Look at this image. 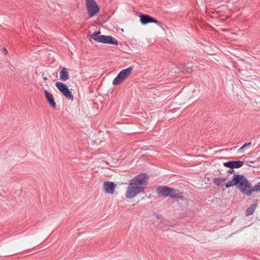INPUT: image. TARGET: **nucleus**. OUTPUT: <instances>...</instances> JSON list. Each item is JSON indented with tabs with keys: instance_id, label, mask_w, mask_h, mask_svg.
<instances>
[{
	"instance_id": "nucleus-12",
	"label": "nucleus",
	"mask_w": 260,
	"mask_h": 260,
	"mask_svg": "<svg viewBox=\"0 0 260 260\" xmlns=\"http://www.w3.org/2000/svg\"><path fill=\"white\" fill-rule=\"evenodd\" d=\"M243 165V161L240 160L229 161L223 163V166L231 169H238Z\"/></svg>"
},
{
	"instance_id": "nucleus-24",
	"label": "nucleus",
	"mask_w": 260,
	"mask_h": 260,
	"mask_svg": "<svg viewBox=\"0 0 260 260\" xmlns=\"http://www.w3.org/2000/svg\"><path fill=\"white\" fill-rule=\"evenodd\" d=\"M47 79H48L47 77H43L44 81H46Z\"/></svg>"
},
{
	"instance_id": "nucleus-21",
	"label": "nucleus",
	"mask_w": 260,
	"mask_h": 260,
	"mask_svg": "<svg viewBox=\"0 0 260 260\" xmlns=\"http://www.w3.org/2000/svg\"><path fill=\"white\" fill-rule=\"evenodd\" d=\"M251 142H249V143H245L243 145V148H245L247 146H251Z\"/></svg>"
},
{
	"instance_id": "nucleus-6",
	"label": "nucleus",
	"mask_w": 260,
	"mask_h": 260,
	"mask_svg": "<svg viewBox=\"0 0 260 260\" xmlns=\"http://www.w3.org/2000/svg\"><path fill=\"white\" fill-rule=\"evenodd\" d=\"M86 7L90 18L94 16L100 10V7L94 0H86Z\"/></svg>"
},
{
	"instance_id": "nucleus-9",
	"label": "nucleus",
	"mask_w": 260,
	"mask_h": 260,
	"mask_svg": "<svg viewBox=\"0 0 260 260\" xmlns=\"http://www.w3.org/2000/svg\"><path fill=\"white\" fill-rule=\"evenodd\" d=\"M132 180L137 182L138 184L139 183L146 187L148 183L149 177L147 173H142L135 176Z\"/></svg>"
},
{
	"instance_id": "nucleus-15",
	"label": "nucleus",
	"mask_w": 260,
	"mask_h": 260,
	"mask_svg": "<svg viewBox=\"0 0 260 260\" xmlns=\"http://www.w3.org/2000/svg\"><path fill=\"white\" fill-rule=\"evenodd\" d=\"M69 78V75L68 72V69L63 68L60 71V79L61 81H67Z\"/></svg>"
},
{
	"instance_id": "nucleus-19",
	"label": "nucleus",
	"mask_w": 260,
	"mask_h": 260,
	"mask_svg": "<svg viewBox=\"0 0 260 260\" xmlns=\"http://www.w3.org/2000/svg\"><path fill=\"white\" fill-rule=\"evenodd\" d=\"M154 215H155V217L157 219H160L161 220L160 222L162 221V220L163 219V216L161 214H158V213H155V214H154Z\"/></svg>"
},
{
	"instance_id": "nucleus-23",
	"label": "nucleus",
	"mask_w": 260,
	"mask_h": 260,
	"mask_svg": "<svg viewBox=\"0 0 260 260\" xmlns=\"http://www.w3.org/2000/svg\"><path fill=\"white\" fill-rule=\"evenodd\" d=\"M3 51H4V54H7V53H8V51L5 48H3Z\"/></svg>"
},
{
	"instance_id": "nucleus-3",
	"label": "nucleus",
	"mask_w": 260,
	"mask_h": 260,
	"mask_svg": "<svg viewBox=\"0 0 260 260\" xmlns=\"http://www.w3.org/2000/svg\"><path fill=\"white\" fill-rule=\"evenodd\" d=\"M145 188L146 187L132 180L128 184L125 196L128 199L133 198L143 192Z\"/></svg>"
},
{
	"instance_id": "nucleus-13",
	"label": "nucleus",
	"mask_w": 260,
	"mask_h": 260,
	"mask_svg": "<svg viewBox=\"0 0 260 260\" xmlns=\"http://www.w3.org/2000/svg\"><path fill=\"white\" fill-rule=\"evenodd\" d=\"M170 192H170V198L173 199L183 200V192L180 191L179 189L171 187Z\"/></svg>"
},
{
	"instance_id": "nucleus-7",
	"label": "nucleus",
	"mask_w": 260,
	"mask_h": 260,
	"mask_svg": "<svg viewBox=\"0 0 260 260\" xmlns=\"http://www.w3.org/2000/svg\"><path fill=\"white\" fill-rule=\"evenodd\" d=\"M55 86L66 98L70 100L73 101L74 96L67 85L61 82L58 81L55 83Z\"/></svg>"
},
{
	"instance_id": "nucleus-11",
	"label": "nucleus",
	"mask_w": 260,
	"mask_h": 260,
	"mask_svg": "<svg viewBox=\"0 0 260 260\" xmlns=\"http://www.w3.org/2000/svg\"><path fill=\"white\" fill-rule=\"evenodd\" d=\"M171 187L167 186H158L156 189V192L160 196L165 198L169 197Z\"/></svg>"
},
{
	"instance_id": "nucleus-22",
	"label": "nucleus",
	"mask_w": 260,
	"mask_h": 260,
	"mask_svg": "<svg viewBox=\"0 0 260 260\" xmlns=\"http://www.w3.org/2000/svg\"><path fill=\"white\" fill-rule=\"evenodd\" d=\"M244 148H243V146L240 147L238 150V152L239 153H242L243 152V149H244Z\"/></svg>"
},
{
	"instance_id": "nucleus-2",
	"label": "nucleus",
	"mask_w": 260,
	"mask_h": 260,
	"mask_svg": "<svg viewBox=\"0 0 260 260\" xmlns=\"http://www.w3.org/2000/svg\"><path fill=\"white\" fill-rule=\"evenodd\" d=\"M145 188L146 187L132 180L128 184L125 196L128 199L133 198L143 192Z\"/></svg>"
},
{
	"instance_id": "nucleus-1",
	"label": "nucleus",
	"mask_w": 260,
	"mask_h": 260,
	"mask_svg": "<svg viewBox=\"0 0 260 260\" xmlns=\"http://www.w3.org/2000/svg\"><path fill=\"white\" fill-rule=\"evenodd\" d=\"M234 186H236L243 194L247 196L251 194L253 192L260 191V182L252 187L251 183L243 174L233 175L232 180L228 181L225 184L226 188Z\"/></svg>"
},
{
	"instance_id": "nucleus-10",
	"label": "nucleus",
	"mask_w": 260,
	"mask_h": 260,
	"mask_svg": "<svg viewBox=\"0 0 260 260\" xmlns=\"http://www.w3.org/2000/svg\"><path fill=\"white\" fill-rule=\"evenodd\" d=\"M115 187L114 183L111 181H105L103 185L105 192L111 194L114 193Z\"/></svg>"
},
{
	"instance_id": "nucleus-4",
	"label": "nucleus",
	"mask_w": 260,
	"mask_h": 260,
	"mask_svg": "<svg viewBox=\"0 0 260 260\" xmlns=\"http://www.w3.org/2000/svg\"><path fill=\"white\" fill-rule=\"evenodd\" d=\"M100 30L93 32L91 38L94 41L104 44L117 45L118 42L111 36L100 35Z\"/></svg>"
},
{
	"instance_id": "nucleus-14",
	"label": "nucleus",
	"mask_w": 260,
	"mask_h": 260,
	"mask_svg": "<svg viewBox=\"0 0 260 260\" xmlns=\"http://www.w3.org/2000/svg\"><path fill=\"white\" fill-rule=\"evenodd\" d=\"M44 94L45 98L50 106L54 109H55L56 107V105L52 93L49 92L48 90H45L44 91Z\"/></svg>"
},
{
	"instance_id": "nucleus-18",
	"label": "nucleus",
	"mask_w": 260,
	"mask_h": 260,
	"mask_svg": "<svg viewBox=\"0 0 260 260\" xmlns=\"http://www.w3.org/2000/svg\"><path fill=\"white\" fill-rule=\"evenodd\" d=\"M259 160H260V157L258 158L254 159V160L249 161L248 162L250 164H251V165H249V166L250 167H253V168L256 167V166H258V165H256L255 163L256 162L258 161Z\"/></svg>"
},
{
	"instance_id": "nucleus-16",
	"label": "nucleus",
	"mask_w": 260,
	"mask_h": 260,
	"mask_svg": "<svg viewBox=\"0 0 260 260\" xmlns=\"http://www.w3.org/2000/svg\"><path fill=\"white\" fill-rule=\"evenodd\" d=\"M227 179H228L227 177H225V178L214 177L212 181L217 186H222L223 185L222 182L223 181H225Z\"/></svg>"
},
{
	"instance_id": "nucleus-17",
	"label": "nucleus",
	"mask_w": 260,
	"mask_h": 260,
	"mask_svg": "<svg viewBox=\"0 0 260 260\" xmlns=\"http://www.w3.org/2000/svg\"><path fill=\"white\" fill-rule=\"evenodd\" d=\"M256 206V204H253L250 206L248 207L245 211V215L249 216L252 214L255 209Z\"/></svg>"
},
{
	"instance_id": "nucleus-5",
	"label": "nucleus",
	"mask_w": 260,
	"mask_h": 260,
	"mask_svg": "<svg viewBox=\"0 0 260 260\" xmlns=\"http://www.w3.org/2000/svg\"><path fill=\"white\" fill-rule=\"evenodd\" d=\"M133 70V68L129 67L126 69L121 70L113 80V84L114 85H117L121 83L131 74Z\"/></svg>"
},
{
	"instance_id": "nucleus-20",
	"label": "nucleus",
	"mask_w": 260,
	"mask_h": 260,
	"mask_svg": "<svg viewBox=\"0 0 260 260\" xmlns=\"http://www.w3.org/2000/svg\"><path fill=\"white\" fill-rule=\"evenodd\" d=\"M226 173H228L229 174H234V175H236L235 174V170L234 169L230 168V169H229L228 170L226 171Z\"/></svg>"
},
{
	"instance_id": "nucleus-8",
	"label": "nucleus",
	"mask_w": 260,
	"mask_h": 260,
	"mask_svg": "<svg viewBox=\"0 0 260 260\" xmlns=\"http://www.w3.org/2000/svg\"><path fill=\"white\" fill-rule=\"evenodd\" d=\"M140 21L143 25H146L150 23H154L157 24L158 25L162 27L164 25L160 21H157L155 18L150 16L148 14H141L139 15Z\"/></svg>"
}]
</instances>
